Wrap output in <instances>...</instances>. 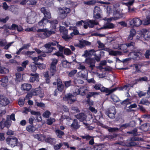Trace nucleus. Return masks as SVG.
I'll use <instances>...</instances> for the list:
<instances>
[{"instance_id":"obj_1","label":"nucleus","mask_w":150,"mask_h":150,"mask_svg":"<svg viewBox=\"0 0 150 150\" xmlns=\"http://www.w3.org/2000/svg\"><path fill=\"white\" fill-rule=\"evenodd\" d=\"M38 36L42 39H45L50 37L52 34L55 33L54 30H49L48 29H40L37 30Z\"/></svg>"},{"instance_id":"obj_2","label":"nucleus","mask_w":150,"mask_h":150,"mask_svg":"<svg viewBox=\"0 0 150 150\" xmlns=\"http://www.w3.org/2000/svg\"><path fill=\"white\" fill-rule=\"evenodd\" d=\"M59 10V16L61 19L65 18L67 16L68 13L70 12V9L69 8H58Z\"/></svg>"},{"instance_id":"obj_3","label":"nucleus","mask_w":150,"mask_h":150,"mask_svg":"<svg viewBox=\"0 0 150 150\" xmlns=\"http://www.w3.org/2000/svg\"><path fill=\"white\" fill-rule=\"evenodd\" d=\"M59 30L60 32L63 34L62 38L63 39L66 41H68L71 39V37L68 35V30L65 27L60 26Z\"/></svg>"},{"instance_id":"obj_4","label":"nucleus","mask_w":150,"mask_h":150,"mask_svg":"<svg viewBox=\"0 0 150 150\" xmlns=\"http://www.w3.org/2000/svg\"><path fill=\"white\" fill-rule=\"evenodd\" d=\"M129 24L132 26L138 27L142 23V21L138 18H135L129 20Z\"/></svg>"},{"instance_id":"obj_5","label":"nucleus","mask_w":150,"mask_h":150,"mask_svg":"<svg viewBox=\"0 0 150 150\" xmlns=\"http://www.w3.org/2000/svg\"><path fill=\"white\" fill-rule=\"evenodd\" d=\"M6 141L7 144L12 147H13L16 145L18 139L16 137H8L6 138Z\"/></svg>"},{"instance_id":"obj_6","label":"nucleus","mask_w":150,"mask_h":150,"mask_svg":"<svg viewBox=\"0 0 150 150\" xmlns=\"http://www.w3.org/2000/svg\"><path fill=\"white\" fill-rule=\"evenodd\" d=\"M85 24L83 25V27L85 29L87 28L88 27L90 28L93 27L95 25L98 24V23L95 20H88L85 21Z\"/></svg>"},{"instance_id":"obj_7","label":"nucleus","mask_w":150,"mask_h":150,"mask_svg":"<svg viewBox=\"0 0 150 150\" xmlns=\"http://www.w3.org/2000/svg\"><path fill=\"white\" fill-rule=\"evenodd\" d=\"M52 62L50 65V71L51 74V75L53 76L56 72V65L57 64L58 60L55 59H51Z\"/></svg>"},{"instance_id":"obj_8","label":"nucleus","mask_w":150,"mask_h":150,"mask_svg":"<svg viewBox=\"0 0 150 150\" xmlns=\"http://www.w3.org/2000/svg\"><path fill=\"white\" fill-rule=\"evenodd\" d=\"M116 114L115 108L114 106L112 107L106 111V114L108 117L111 119H113L115 117Z\"/></svg>"},{"instance_id":"obj_9","label":"nucleus","mask_w":150,"mask_h":150,"mask_svg":"<svg viewBox=\"0 0 150 150\" xmlns=\"http://www.w3.org/2000/svg\"><path fill=\"white\" fill-rule=\"evenodd\" d=\"M31 93L33 96L39 95L40 98L43 97L44 96L43 91L40 87L37 88L33 89Z\"/></svg>"},{"instance_id":"obj_10","label":"nucleus","mask_w":150,"mask_h":150,"mask_svg":"<svg viewBox=\"0 0 150 150\" xmlns=\"http://www.w3.org/2000/svg\"><path fill=\"white\" fill-rule=\"evenodd\" d=\"M85 62L89 65V69L92 71L95 67L96 61L93 58H87L85 60Z\"/></svg>"},{"instance_id":"obj_11","label":"nucleus","mask_w":150,"mask_h":150,"mask_svg":"<svg viewBox=\"0 0 150 150\" xmlns=\"http://www.w3.org/2000/svg\"><path fill=\"white\" fill-rule=\"evenodd\" d=\"M113 18H105L104 20L105 21H107V22L103 26V28L105 29H111L115 27V25L112 23L109 22L108 21H110L112 20Z\"/></svg>"},{"instance_id":"obj_12","label":"nucleus","mask_w":150,"mask_h":150,"mask_svg":"<svg viewBox=\"0 0 150 150\" xmlns=\"http://www.w3.org/2000/svg\"><path fill=\"white\" fill-rule=\"evenodd\" d=\"M36 14L34 12L30 13L27 17V22L30 24H32L35 21V17Z\"/></svg>"},{"instance_id":"obj_13","label":"nucleus","mask_w":150,"mask_h":150,"mask_svg":"<svg viewBox=\"0 0 150 150\" xmlns=\"http://www.w3.org/2000/svg\"><path fill=\"white\" fill-rule=\"evenodd\" d=\"M63 100L64 101H67L70 104H71L76 100L75 98L73 95L71 94H69L66 95L63 98Z\"/></svg>"},{"instance_id":"obj_14","label":"nucleus","mask_w":150,"mask_h":150,"mask_svg":"<svg viewBox=\"0 0 150 150\" xmlns=\"http://www.w3.org/2000/svg\"><path fill=\"white\" fill-rule=\"evenodd\" d=\"M135 45V43L134 42L131 41L125 44L121 45L120 47L119 48V49L122 50H125L127 47H133Z\"/></svg>"},{"instance_id":"obj_15","label":"nucleus","mask_w":150,"mask_h":150,"mask_svg":"<svg viewBox=\"0 0 150 150\" xmlns=\"http://www.w3.org/2000/svg\"><path fill=\"white\" fill-rule=\"evenodd\" d=\"M41 11L44 15L43 18H47L48 20L51 18V14L50 11L48 10H47L45 7H43L41 9Z\"/></svg>"},{"instance_id":"obj_16","label":"nucleus","mask_w":150,"mask_h":150,"mask_svg":"<svg viewBox=\"0 0 150 150\" xmlns=\"http://www.w3.org/2000/svg\"><path fill=\"white\" fill-rule=\"evenodd\" d=\"M8 99L3 95H0V104L3 106H6L9 103Z\"/></svg>"},{"instance_id":"obj_17","label":"nucleus","mask_w":150,"mask_h":150,"mask_svg":"<svg viewBox=\"0 0 150 150\" xmlns=\"http://www.w3.org/2000/svg\"><path fill=\"white\" fill-rule=\"evenodd\" d=\"M130 54H134L136 57H138L140 59H142L144 57V54L142 51L138 50L137 51L131 52Z\"/></svg>"},{"instance_id":"obj_18","label":"nucleus","mask_w":150,"mask_h":150,"mask_svg":"<svg viewBox=\"0 0 150 150\" xmlns=\"http://www.w3.org/2000/svg\"><path fill=\"white\" fill-rule=\"evenodd\" d=\"M30 75L33 77H31L30 79V82H33L35 81H39V77L38 74L37 73H31Z\"/></svg>"},{"instance_id":"obj_19","label":"nucleus","mask_w":150,"mask_h":150,"mask_svg":"<svg viewBox=\"0 0 150 150\" xmlns=\"http://www.w3.org/2000/svg\"><path fill=\"white\" fill-rule=\"evenodd\" d=\"M134 1V0H132L126 3L122 2L123 4H125L128 6V12L129 13H132L134 11V10L133 8H131L130 7V6H131L133 4Z\"/></svg>"},{"instance_id":"obj_20","label":"nucleus","mask_w":150,"mask_h":150,"mask_svg":"<svg viewBox=\"0 0 150 150\" xmlns=\"http://www.w3.org/2000/svg\"><path fill=\"white\" fill-rule=\"evenodd\" d=\"M32 86L30 84L25 83L23 84L21 87L22 90L26 91H29L31 88Z\"/></svg>"},{"instance_id":"obj_21","label":"nucleus","mask_w":150,"mask_h":150,"mask_svg":"<svg viewBox=\"0 0 150 150\" xmlns=\"http://www.w3.org/2000/svg\"><path fill=\"white\" fill-rule=\"evenodd\" d=\"M136 34L135 30L134 29H131L129 32V35L127 37V40H131L133 39Z\"/></svg>"},{"instance_id":"obj_22","label":"nucleus","mask_w":150,"mask_h":150,"mask_svg":"<svg viewBox=\"0 0 150 150\" xmlns=\"http://www.w3.org/2000/svg\"><path fill=\"white\" fill-rule=\"evenodd\" d=\"M58 43H59V42L56 40H53L52 42H48L45 44L44 46L47 49L52 47L51 46H57Z\"/></svg>"},{"instance_id":"obj_23","label":"nucleus","mask_w":150,"mask_h":150,"mask_svg":"<svg viewBox=\"0 0 150 150\" xmlns=\"http://www.w3.org/2000/svg\"><path fill=\"white\" fill-rule=\"evenodd\" d=\"M80 126V125L78 124L77 120L74 119L71 125V127L72 129H78Z\"/></svg>"},{"instance_id":"obj_24","label":"nucleus","mask_w":150,"mask_h":150,"mask_svg":"<svg viewBox=\"0 0 150 150\" xmlns=\"http://www.w3.org/2000/svg\"><path fill=\"white\" fill-rule=\"evenodd\" d=\"M75 117L81 121H83L86 119V116L83 113H80L75 116Z\"/></svg>"},{"instance_id":"obj_25","label":"nucleus","mask_w":150,"mask_h":150,"mask_svg":"<svg viewBox=\"0 0 150 150\" xmlns=\"http://www.w3.org/2000/svg\"><path fill=\"white\" fill-rule=\"evenodd\" d=\"M46 142L49 143L51 145L54 144L56 143V140L54 138L49 137L46 138L45 140Z\"/></svg>"},{"instance_id":"obj_26","label":"nucleus","mask_w":150,"mask_h":150,"mask_svg":"<svg viewBox=\"0 0 150 150\" xmlns=\"http://www.w3.org/2000/svg\"><path fill=\"white\" fill-rule=\"evenodd\" d=\"M143 37L145 40L150 39V31L144 29L143 30Z\"/></svg>"},{"instance_id":"obj_27","label":"nucleus","mask_w":150,"mask_h":150,"mask_svg":"<svg viewBox=\"0 0 150 150\" xmlns=\"http://www.w3.org/2000/svg\"><path fill=\"white\" fill-rule=\"evenodd\" d=\"M51 25L50 28L52 30H55L56 29V27L58 24V21L56 20H52L50 22Z\"/></svg>"},{"instance_id":"obj_28","label":"nucleus","mask_w":150,"mask_h":150,"mask_svg":"<svg viewBox=\"0 0 150 150\" xmlns=\"http://www.w3.org/2000/svg\"><path fill=\"white\" fill-rule=\"evenodd\" d=\"M116 88H114L111 89H109L108 88H103L102 91L105 92L107 95H108L112 93L115 91L116 90Z\"/></svg>"},{"instance_id":"obj_29","label":"nucleus","mask_w":150,"mask_h":150,"mask_svg":"<svg viewBox=\"0 0 150 150\" xmlns=\"http://www.w3.org/2000/svg\"><path fill=\"white\" fill-rule=\"evenodd\" d=\"M26 129L29 132L33 133L36 130V128L32 125H30L27 126Z\"/></svg>"},{"instance_id":"obj_30","label":"nucleus","mask_w":150,"mask_h":150,"mask_svg":"<svg viewBox=\"0 0 150 150\" xmlns=\"http://www.w3.org/2000/svg\"><path fill=\"white\" fill-rule=\"evenodd\" d=\"M55 133L57 137L59 138H62V136L64 135V133L59 129H57L55 131Z\"/></svg>"},{"instance_id":"obj_31","label":"nucleus","mask_w":150,"mask_h":150,"mask_svg":"<svg viewBox=\"0 0 150 150\" xmlns=\"http://www.w3.org/2000/svg\"><path fill=\"white\" fill-rule=\"evenodd\" d=\"M49 21L47 19L43 18L38 22V24L40 26H44Z\"/></svg>"},{"instance_id":"obj_32","label":"nucleus","mask_w":150,"mask_h":150,"mask_svg":"<svg viewBox=\"0 0 150 150\" xmlns=\"http://www.w3.org/2000/svg\"><path fill=\"white\" fill-rule=\"evenodd\" d=\"M31 58L34 61L33 63H34L36 65L37 63H39L38 62V61L39 60H43V59L41 57V56H38V57H31Z\"/></svg>"},{"instance_id":"obj_33","label":"nucleus","mask_w":150,"mask_h":150,"mask_svg":"<svg viewBox=\"0 0 150 150\" xmlns=\"http://www.w3.org/2000/svg\"><path fill=\"white\" fill-rule=\"evenodd\" d=\"M79 74L80 77L84 79H86L87 77L88 73L87 72H85L82 71L79 72Z\"/></svg>"},{"instance_id":"obj_34","label":"nucleus","mask_w":150,"mask_h":150,"mask_svg":"<svg viewBox=\"0 0 150 150\" xmlns=\"http://www.w3.org/2000/svg\"><path fill=\"white\" fill-rule=\"evenodd\" d=\"M139 144L138 142H136L134 141H130V142L127 143L126 145L128 147L136 146H138Z\"/></svg>"},{"instance_id":"obj_35","label":"nucleus","mask_w":150,"mask_h":150,"mask_svg":"<svg viewBox=\"0 0 150 150\" xmlns=\"http://www.w3.org/2000/svg\"><path fill=\"white\" fill-rule=\"evenodd\" d=\"M140 104L149 105L150 104V102L147 100L145 99H142L139 102Z\"/></svg>"},{"instance_id":"obj_36","label":"nucleus","mask_w":150,"mask_h":150,"mask_svg":"<svg viewBox=\"0 0 150 150\" xmlns=\"http://www.w3.org/2000/svg\"><path fill=\"white\" fill-rule=\"evenodd\" d=\"M55 121V120L53 118L50 117L46 121V123L48 125H52Z\"/></svg>"},{"instance_id":"obj_37","label":"nucleus","mask_w":150,"mask_h":150,"mask_svg":"<svg viewBox=\"0 0 150 150\" xmlns=\"http://www.w3.org/2000/svg\"><path fill=\"white\" fill-rule=\"evenodd\" d=\"M0 81L3 83L6 84L8 82V79L6 76H2L0 77Z\"/></svg>"},{"instance_id":"obj_38","label":"nucleus","mask_w":150,"mask_h":150,"mask_svg":"<svg viewBox=\"0 0 150 150\" xmlns=\"http://www.w3.org/2000/svg\"><path fill=\"white\" fill-rule=\"evenodd\" d=\"M62 64V66L65 68H69L71 66V64L67 60L63 61Z\"/></svg>"},{"instance_id":"obj_39","label":"nucleus","mask_w":150,"mask_h":150,"mask_svg":"<svg viewBox=\"0 0 150 150\" xmlns=\"http://www.w3.org/2000/svg\"><path fill=\"white\" fill-rule=\"evenodd\" d=\"M99 94V93L97 92H90L88 94L87 96V98H89L92 96L95 95H97Z\"/></svg>"},{"instance_id":"obj_40","label":"nucleus","mask_w":150,"mask_h":150,"mask_svg":"<svg viewBox=\"0 0 150 150\" xmlns=\"http://www.w3.org/2000/svg\"><path fill=\"white\" fill-rule=\"evenodd\" d=\"M51 114L50 112L48 110L45 111L42 114V116L44 117L48 118Z\"/></svg>"},{"instance_id":"obj_41","label":"nucleus","mask_w":150,"mask_h":150,"mask_svg":"<svg viewBox=\"0 0 150 150\" xmlns=\"http://www.w3.org/2000/svg\"><path fill=\"white\" fill-rule=\"evenodd\" d=\"M104 52L103 51H100L98 53V54L99 55L96 56L94 57L95 59L97 62H99L100 61L101 57V55L102 54H104Z\"/></svg>"},{"instance_id":"obj_42","label":"nucleus","mask_w":150,"mask_h":150,"mask_svg":"<svg viewBox=\"0 0 150 150\" xmlns=\"http://www.w3.org/2000/svg\"><path fill=\"white\" fill-rule=\"evenodd\" d=\"M77 71L76 69L73 70L69 72L68 75L70 77H72L76 73Z\"/></svg>"},{"instance_id":"obj_43","label":"nucleus","mask_w":150,"mask_h":150,"mask_svg":"<svg viewBox=\"0 0 150 150\" xmlns=\"http://www.w3.org/2000/svg\"><path fill=\"white\" fill-rule=\"evenodd\" d=\"M97 43L98 45V47L99 48L102 49L105 47V45L99 40H98L97 41Z\"/></svg>"},{"instance_id":"obj_44","label":"nucleus","mask_w":150,"mask_h":150,"mask_svg":"<svg viewBox=\"0 0 150 150\" xmlns=\"http://www.w3.org/2000/svg\"><path fill=\"white\" fill-rule=\"evenodd\" d=\"M96 2V1L95 0H91L88 1H84L83 3L84 4L90 5H93L95 4Z\"/></svg>"},{"instance_id":"obj_45","label":"nucleus","mask_w":150,"mask_h":150,"mask_svg":"<svg viewBox=\"0 0 150 150\" xmlns=\"http://www.w3.org/2000/svg\"><path fill=\"white\" fill-rule=\"evenodd\" d=\"M16 81H20L22 80L21 74L19 73H17L16 74Z\"/></svg>"},{"instance_id":"obj_46","label":"nucleus","mask_w":150,"mask_h":150,"mask_svg":"<svg viewBox=\"0 0 150 150\" xmlns=\"http://www.w3.org/2000/svg\"><path fill=\"white\" fill-rule=\"evenodd\" d=\"M137 95L140 98L142 97L143 96H144L146 95V92H144L143 91L139 90L137 92Z\"/></svg>"},{"instance_id":"obj_47","label":"nucleus","mask_w":150,"mask_h":150,"mask_svg":"<svg viewBox=\"0 0 150 150\" xmlns=\"http://www.w3.org/2000/svg\"><path fill=\"white\" fill-rule=\"evenodd\" d=\"M79 89L80 93L79 94L82 96H84L85 94V90L86 89V88L85 87L82 86L80 87Z\"/></svg>"},{"instance_id":"obj_48","label":"nucleus","mask_w":150,"mask_h":150,"mask_svg":"<svg viewBox=\"0 0 150 150\" xmlns=\"http://www.w3.org/2000/svg\"><path fill=\"white\" fill-rule=\"evenodd\" d=\"M111 98L115 102H117L119 101V99L118 98L117 96L114 94L111 95Z\"/></svg>"},{"instance_id":"obj_49","label":"nucleus","mask_w":150,"mask_h":150,"mask_svg":"<svg viewBox=\"0 0 150 150\" xmlns=\"http://www.w3.org/2000/svg\"><path fill=\"white\" fill-rule=\"evenodd\" d=\"M63 145V143H60L58 144L54 145V148L55 150H58L61 147H62Z\"/></svg>"},{"instance_id":"obj_50","label":"nucleus","mask_w":150,"mask_h":150,"mask_svg":"<svg viewBox=\"0 0 150 150\" xmlns=\"http://www.w3.org/2000/svg\"><path fill=\"white\" fill-rule=\"evenodd\" d=\"M109 54L113 56H116L119 53L118 51H114L110 49L109 51Z\"/></svg>"},{"instance_id":"obj_51","label":"nucleus","mask_w":150,"mask_h":150,"mask_svg":"<svg viewBox=\"0 0 150 150\" xmlns=\"http://www.w3.org/2000/svg\"><path fill=\"white\" fill-rule=\"evenodd\" d=\"M74 90L73 91V93L75 95L79 94L80 93V89L79 88H77L76 87H74Z\"/></svg>"},{"instance_id":"obj_52","label":"nucleus","mask_w":150,"mask_h":150,"mask_svg":"<svg viewBox=\"0 0 150 150\" xmlns=\"http://www.w3.org/2000/svg\"><path fill=\"white\" fill-rule=\"evenodd\" d=\"M127 133L132 134L134 136H137L138 135L137 133V129L136 128L133 129L131 131L127 132Z\"/></svg>"},{"instance_id":"obj_53","label":"nucleus","mask_w":150,"mask_h":150,"mask_svg":"<svg viewBox=\"0 0 150 150\" xmlns=\"http://www.w3.org/2000/svg\"><path fill=\"white\" fill-rule=\"evenodd\" d=\"M29 67H31V70L32 72H35L37 69V67L35 65H30Z\"/></svg>"},{"instance_id":"obj_54","label":"nucleus","mask_w":150,"mask_h":150,"mask_svg":"<svg viewBox=\"0 0 150 150\" xmlns=\"http://www.w3.org/2000/svg\"><path fill=\"white\" fill-rule=\"evenodd\" d=\"M35 104L37 106L41 108H45V104L43 103H39L38 102L36 101Z\"/></svg>"},{"instance_id":"obj_55","label":"nucleus","mask_w":150,"mask_h":150,"mask_svg":"<svg viewBox=\"0 0 150 150\" xmlns=\"http://www.w3.org/2000/svg\"><path fill=\"white\" fill-rule=\"evenodd\" d=\"M142 140V138H137L135 137H132L130 139H128L127 140V141H129L130 140L131 141H139V140Z\"/></svg>"},{"instance_id":"obj_56","label":"nucleus","mask_w":150,"mask_h":150,"mask_svg":"<svg viewBox=\"0 0 150 150\" xmlns=\"http://www.w3.org/2000/svg\"><path fill=\"white\" fill-rule=\"evenodd\" d=\"M93 12L101 13V10L100 7L98 6H96L94 7Z\"/></svg>"},{"instance_id":"obj_57","label":"nucleus","mask_w":150,"mask_h":150,"mask_svg":"<svg viewBox=\"0 0 150 150\" xmlns=\"http://www.w3.org/2000/svg\"><path fill=\"white\" fill-rule=\"evenodd\" d=\"M117 135L114 134L111 135H109L107 136V138L110 140H115Z\"/></svg>"},{"instance_id":"obj_58","label":"nucleus","mask_w":150,"mask_h":150,"mask_svg":"<svg viewBox=\"0 0 150 150\" xmlns=\"http://www.w3.org/2000/svg\"><path fill=\"white\" fill-rule=\"evenodd\" d=\"M64 54L66 55H69L71 54V52L68 48H65L64 50Z\"/></svg>"},{"instance_id":"obj_59","label":"nucleus","mask_w":150,"mask_h":150,"mask_svg":"<svg viewBox=\"0 0 150 150\" xmlns=\"http://www.w3.org/2000/svg\"><path fill=\"white\" fill-rule=\"evenodd\" d=\"M33 136L35 138L38 139L39 141L42 140V135L40 134H37L35 135H33Z\"/></svg>"},{"instance_id":"obj_60","label":"nucleus","mask_w":150,"mask_h":150,"mask_svg":"<svg viewBox=\"0 0 150 150\" xmlns=\"http://www.w3.org/2000/svg\"><path fill=\"white\" fill-rule=\"evenodd\" d=\"M71 81L70 80L69 81H65L64 82L65 86L67 88L71 86Z\"/></svg>"},{"instance_id":"obj_61","label":"nucleus","mask_w":150,"mask_h":150,"mask_svg":"<svg viewBox=\"0 0 150 150\" xmlns=\"http://www.w3.org/2000/svg\"><path fill=\"white\" fill-rule=\"evenodd\" d=\"M36 65H38V67L40 69H45V65L43 64H41L40 63H37Z\"/></svg>"},{"instance_id":"obj_62","label":"nucleus","mask_w":150,"mask_h":150,"mask_svg":"<svg viewBox=\"0 0 150 150\" xmlns=\"http://www.w3.org/2000/svg\"><path fill=\"white\" fill-rule=\"evenodd\" d=\"M100 13L93 12V18L94 19H99L101 17Z\"/></svg>"},{"instance_id":"obj_63","label":"nucleus","mask_w":150,"mask_h":150,"mask_svg":"<svg viewBox=\"0 0 150 150\" xmlns=\"http://www.w3.org/2000/svg\"><path fill=\"white\" fill-rule=\"evenodd\" d=\"M78 68L79 69L83 70L85 69L86 67L85 66L83 65L82 63L79 62V63Z\"/></svg>"},{"instance_id":"obj_64","label":"nucleus","mask_w":150,"mask_h":150,"mask_svg":"<svg viewBox=\"0 0 150 150\" xmlns=\"http://www.w3.org/2000/svg\"><path fill=\"white\" fill-rule=\"evenodd\" d=\"M25 31H28V32H31V31H37L36 29L34 27H31V28H28L25 29Z\"/></svg>"}]
</instances>
